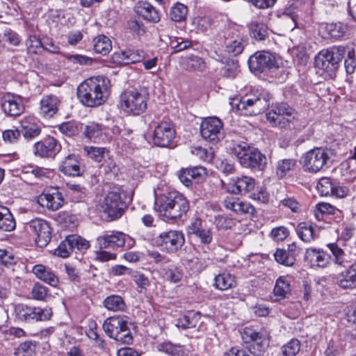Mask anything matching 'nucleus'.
Wrapping results in <instances>:
<instances>
[{
    "label": "nucleus",
    "mask_w": 356,
    "mask_h": 356,
    "mask_svg": "<svg viewBox=\"0 0 356 356\" xmlns=\"http://www.w3.org/2000/svg\"><path fill=\"white\" fill-rule=\"evenodd\" d=\"M111 82L104 76H92L83 81L77 88V97L87 107L102 105L110 95Z\"/></svg>",
    "instance_id": "1"
},
{
    "label": "nucleus",
    "mask_w": 356,
    "mask_h": 356,
    "mask_svg": "<svg viewBox=\"0 0 356 356\" xmlns=\"http://www.w3.org/2000/svg\"><path fill=\"white\" fill-rule=\"evenodd\" d=\"M231 150L245 168L253 172H262L267 166L266 156L257 148L251 147L246 142L234 143Z\"/></svg>",
    "instance_id": "2"
},
{
    "label": "nucleus",
    "mask_w": 356,
    "mask_h": 356,
    "mask_svg": "<svg viewBox=\"0 0 356 356\" xmlns=\"http://www.w3.org/2000/svg\"><path fill=\"white\" fill-rule=\"evenodd\" d=\"M159 211L167 220H175L185 216L189 210L188 200L177 191H170L158 200Z\"/></svg>",
    "instance_id": "3"
},
{
    "label": "nucleus",
    "mask_w": 356,
    "mask_h": 356,
    "mask_svg": "<svg viewBox=\"0 0 356 356\" xmlns=\"http://www.w3.org/2000/svg\"><path fill=\"white\" fill-rule=\"evenodd\" d=\"M270 95L264 90H252L241 98L236 104L237 110L244 115H256L269 107Z\"/></svg>",
    "instance_id": "4"
},
{
    "label": "nucleus",
    "mask_w": 356,
    "mask_h": 356,
    "mask_svg": "<svg viewBox=\"0 0 356 356\" xmlns=\"http://www.w3.org/2000/svg\"><path fill=\"white\" fill-rule=\"evenodd\" d=\"M346 49L342 46H333L321 51L315 58V66L327 73L330 78L335 76Z\"/></svg>",
    "instance_id": "5"
},
{
    "label": "nucleus",
    "mask_w": 356,
    "mask_h": 356,
    "mask_svg": "<svg viewBox=\"0 0 356 356\" xmlns=\"http://www.w3.org/2000/svg\"><path fill=\"white\" fill-rule=\"evenodd\" d=\"M124 316H114L108 318L103 323L106 334L115 341L124 344H130L133 337Z\"/></svg>",
    "instance_id": "6"
},
{
    "label": "nucleus",
    "mask_w": 356,
    "mask_h": 356,
    "mask_svg": "<svg viewBox=\"0 0 356 356\" xmlns=\"http://www.w3.org/2000/svg\"><path fill=\"white\" fill-rule=\"evenodd\" d=\"M148 93L144 89L126 90L120 95L121 108L127 113L138 115L145 111Z\"/></svg>",
    "instance_id": "7"
},
{
    "label": "nucleus",
    "mask_w": 356,
    "mask_h": 356,
    "mask_svg": "<svg viewBox=\"0 0 356 356\" xmlns=\"http://www.w3.org/2000/svg\"><path fill=\"white\" fill-rule=\"evenodd\" d=\"M332 155L331 149L316 147L303 155L301 163L305 171L316 173L327 165Z\"/></svg>",
    "instance_id": "8"
},
{
    "label": "nucleus",
    "mask_w": 356,
    "mask_h": 356,
    "mask_svg": "<svg viewBox=\"0 0 356 356\" xmlns=\"http://www.w3.org/2000/svg\"><path fill=\"white\" fill-rule=\"evenodd\" d=\"M267 120L274 126L280 128H291L297 119V113L286 103L277 104L266 113Z\"/></svg>",
    "instance_id": "9"
},
{
    "label": "nucleus",
    "mask_w": 356,
    "mask_h": 356,
    "mask_svg": "<svg viewBox=\"0 0 356 356\" xmlns=\"http://www.w3.org/2000/svg\"><path fill=\"white\" fill-rule=\"evenodd\" d=\"M245 348L255 356H261L267 350L269 342L266 335L252 328L245 327L242 333Z\"/></svg>",
    "instance_id": "10"
},
{
    "label": "nucleus",
    "mask_w": 356,
    "mask_h": 356,
    "mask_svg": "<svg viewBox=\"0 0 356 356\" xmlns=\"http://www.w3.org/2000/svg\"><path fill=\"white\" fill-rule=\"evenodd\" d=\"M184 243V234L177 230L163 232L155 238L156 246L168 253L176 252L181 248Z\"/></svg>",
    "instance_id": "11"
},
{
    "label": "nucleus",
    "mask_w": 356,
    "mask_h": 356,
    "mask_svg": "<svg viewBox=\"0 0 356 356\" xmlns=\"http://www.w3.org/2000/svg\"><path fill=\"white\" fill-rule=\"evenodd\" d=\"M25 229L35 236V241L40 248L46 247L51 239V229L49 223L41 218H35L26 224Z\"/></svg>",
    "instance_id": "12"
},
{
    "label": "nucleus",
    "mask_w": 356,
    "mask_h": 356,
    "mask_svg": "<svg viewBox=\"0 0 356 356\" xmlns=\"http://www.w3.org/2000/svg\"><path fill=\"white\" fill-rule=\"evenodd\" d=\"M248 66L254 74L266 72L278 67L275 56L266 51H259L250 56Z\"/></svg>",
    "instance_id": "13"
},
{
    "label": "nucleus",
    "mask_w": 356,
    "mask_h": 356,
    "mask_svg": "<svg viewBox=\"0 0 356 356\" xmlns=\"http://www.w3.org/2000/svg\"><path fill=\"white\" fill-rule=\"evenodd\" d=\"M222 121L216 118H207L200 124V134L202 138L213 144L224 138L225 134Z\"/></svg>",
    "instance_id": "14"
},
{
    "label": "nucleus",
    "mask_w": 356,
    "mask_h": 356,
    "mask_svg": "<svg viewBox=\"0 0 356 356\" xmlns=\"http://www.w3.org/2000/svg\"><path fill=\"white\" fill-rule=\"evenodd\" d=\"M15 311L20 321L26 322L47 321L53 314L51 308L31 307L23 304L16 305Z\"/></svg>",
    "instance_id": "15"
},
{
    "label": "nucleus",
    "mask_w": 356,
    "mask_h": 356,
    "mask_svg": "<svg viewBox=\"0 0 356 356\" xmlns=\"http://www.w3.org/2000/svg\"><path fill=\"white\" fill-rule=\"evenodd\" d=\"M124 202L122 200L119 193L109 192L104 197L101 207L111 220L120 218L124 212Z\"/></svg>",
    "instance_id": "16"
},
{
    "label": "nucleus",
    "mask_w": 356,
    "mask_h": 356,
    "mask_svg": "<svg viewBox=\"0 0 356 356\" xmlns=\"http://www.w3.org/2000/svg\"><path fill=\"white\" fill-rule=\"evenodd\" d=\"M90 247L89 242L78 235H69L61 241L54 251V254L67 258L76 248L79 250H87Z\"/></svg>",
    "instance_id": "17"
},
{
    "label": "nucleus",
    "mask_w": 356,
    "mask_h": 356,
    "mask_svg": "<svg viewBox=\"0 0 356 356\" xmlns=\"http://www.w3.org/2000/svg\"><path fill=\"white\" fill-rule=\"evenodd\" d=\"M1 108L10 117H17L23 113L24 106L20 96L11 93L5 94L1 98Z\"/></svg>",
    "instance_id": "18"
},
{
    "label": "nucleus",
    "mask_w": 356,
    "mask_h": 356,
    "mask_svg": "<svg viewBox=\"0 0 356 356\" xmlns=\"http://www.w3.org/2000/svg\"><path fill=\"white\" fill-rule=\"evenodd\" d=\"M175 137V131L168 122H161L154 129L153 141L159 147H168Z\"/></svg>",
    "instance_id": "19"
},
{
    "label": "nucleus",
    "mask_w": 356,
    "mask_h": 356,
    "mask_svg": "<svg viewBox=\"0 0 356 356\" xmlns=\"http://www.w3.org/2000/svg\"><path fill=\"white\" fill-rule=\"evenodd\" d=\"M127 236L121 232L113 231L111 233L99 236L97 238L100 249H117L124 245Z\"/></svg>",
    "instance_id": "20"
},
{
    "label": "nucleus",
    "mask_w": 356,
    "mask_h": 356,
    "mask_svg": "<svg viewBox=\"0 0 356 356\" xmlns=\"http://www.w3.org/2000/svg\"><path fill=\"white\" fill-rule=\"evenodd\" d=\"M254 186V179L243 175L232 178L228 183L227 191L233 194L243 195L252 191Z\"/></svg>",
    "instance_id": "21"
},
{
    "label": "nucleus",
    "mask_w": 356,
    "mask_h": 356,
    "mask_svg": "<svg viewBox=\"0 0 356 356\" xmlns=\"http://www.w3.org/2000/svg\"><path fill=\"white\" fill-rule=\"evenodd\" d=\"M60 148V145L55 138L48 137L35 143L33 153L40 157H54Z\"/></svg>",
    "instance_id": "22"
},
{
    "label": "nucleus",
    "mask_w": 356,
    "mask_h": 356,
    "mask_svg": "<svg viewBox=\"0 0 356 356\" xmlns=\"http://www.w3.org/2000/svg\"><path fill=\"white\" fill-rule=\"evenodd\" d=\"M207 175V168L203 166H195L182 169L179 174V178L186 186H190L193 183L202 181Z\"/></svg>",
    "instance_id": "23"
},
{
    "label": "nucleus",
    "mask_w": 356,
    "mask_h": 356,
    "mask_svg": "<svg viewBox=\"0 0 356 356\" xmlns=\"http://www.w3.org/2000/svg\"><path fill=\"white\" fill-rule=\"evenodd\" d=\"M38 202L49 210L57 211L63 205L65 200L62 193L58 189H53L51 192L49 191L43 192L39 195Z\"/></svg>",
    "instance_id": "24"
},
{
    "label": "nucleus",
    "mask_w": 356,
    "mask_h": 356,
    "mask_svg": "<svg viewBox=\"0 0 356 356\" xmlns=\"http://www.w3.org/2000/svg\"><path fill=\"white\" fill-rule=\"evenodd\" d=\"M305 260L312 267L325 268L330 264L331 257L322 250L310 248L306 250Z\"/></svg>",
    "instance_id": "25"
},
{
    "label": "nucleus",
    "mask_w": 356,
    "mask_h": 356,
    "mask_svg": "<svg viewBox=\"0 0 356 356\" xmlns=\"http://www.w3.org/2000/svg\"><path fill=\"white\" fill-rule=\"evenodd\" d=\"M224 206L236 214H249L253 216L256 210L248 202L240 201L234 197H227L224 200Z\"/></svg>",
    "instance_id": "26"
},
{
    "label": "nucleus",
    "mask_w": 356,
    "mask_h": 356,
    "mask_svg": "<svg viewBox=\"0 0 356 356\" xmlns=\"http://www.w3.org/2000/svg\"><path fill=\"white\" fill-rule=\"evenodd\" d=\"M225 51L230 56H236L242 53L245 44L243 38L236 33H229L225 37Z\"/></svg>",
    "instance_id": "27"
},
{
    "label": "nucleus",
    "mask_w": 356,
    "mask_h": 356,
    "mask_svg": "<svg viewBox=\"0 0 356 356\" xmlns=\"http://www.w3.org/2000/svg\"><path fill=\"white\" fill-rule=\"evenodd\" d=\"M134 11L148 22L156 23L160 20L158 11L147 1H138L134 6Z\"/></svg>",
    "instance_id": "28"
},
{
    "label": "nucleus",
    "mask_w": 356,
    "mask_h": 356,
    "mask_svg": "<svg viewBox=\"0 0 356 356\" xmlns=\"http://www.w3.org/2000/svg\"><path fill=\"white\" fill-rule=\"evenodd\" d=\"M60 170L68 176H80L81 169L79 157L76 154H69L59 166Z\"/></svg>",
    "instance_id": "29"
},
{
    "label": "nucleus",
    "mask_w": 356,
    "mask_h": 356,
    "mask_svg": "<svg viewBox=\"0 0 356 356\" xmlns=\"http://www.w3.org/2000/svg\"><path fill=\"white\" fill-rule=\"evenodd\" d=\"M58 98L53 95L44 96L40 100V113L46 118H52L58 111Z\"/></svg>",
    "instance_id": "30"
},
{
    "label": "nucleus",
    "mask_w": 356,
    "mask_h": 356,
    "mask_svg": "<svg viewBox=\"0 0 356 356\" xmlns=\"http://www.w3.org/2000/svg\"><path fill=\"white\" fill-rule=\"evenodd\" d=\"M337 283L341 288L345 289L356 287V260L348 269L339 275Z\"/></svg>",
    "instance_id": "31"
},
{
    "label": "nucleus",
    "mask_w": 356,
    "mask_h": 356,
    "mask_svg": "<svg viewBox=\"0 0 356 356\" xmlns=\"http://www.w3.org/2000/svg\"><path fill=\"white\" fill-rule=\"evenodd\" d=\"M33 273L38 279L52 286L56 287L58 284V277L50 268L44 265L38 264L34 266Z\"/></svg>",
    "instance_id": "32"
},
{
    "label": "nucleus",
    "mask_w": 356,
    "mask_h": 356,
    "mask_svg": "<svg viewBox=\"0 0 356 356\" xmlns=\"http://www.w3.org/2000/svg\"><path fill=\"white\" fill-rule=\"evenodd\" d=\"M201 314L189 311L177 320L176 326L182 330L195 328L200 325Z\"/></svg>",
    "instance_id": "33"
},
{
    "label": "nucleus",
    "mask_w": 356,
    "mask_h": 356,
    "mask_svg": "<svg viewBox=\"0 0 356 356\" xmlns=\"http://www.w3.org/2000/svg\"><path fill=\"white\" fill-rule=\"evenodd\" d=\"M192 234L197 237L203 244H209L212 241V234L209 229L202 226V222L200 219H195L189 227Z\"/></svg>",
    "instance_id": "34"
},
{
    "label": "nucleus",
    "mask_w": 356,
    "mask_h": 356,
    "mask_svg": "<svg viewBox=\"0 0 356 356\" xmlns=\"http://www.w3.org/2000/svg\"><path fill=\"white\" fill-rule=\"evenodd\" d=\"M213 286L219 290L225 291L235 287L236 281L234 275L224 272L215 277Z\"/></svg>",
    "instance_id": "35"
},
{
    "label": "nucleus",
    "mask_w": 356,
    "mask_h": 356,
    "mask_svg": "<svg viewBox=\"0 0 356 356\" xmlns=\"http://www.w3.org/2000/svg\"><path fill=\"white\" fill-rule=\"evenodd\" d=\"M16 227V222L10 210L5 207L0 208V231L12 232Z\"/></svg>",
    "instance_id": "36"
},
{
    "label": "nucleus",
    "mask_w": 356,
    "mask_h": 356,
    "mask_svg": "<svg viewBox=\"0 0 356 356\" xmlns=\"http://www.w3.org/2000/svg\"><path fill=\"white\" fill-rule=\"evenodd\" d=\"M291 292L290 282L284 277H279L275 283L273 294L276 300L284 299Z\"/></svg>",
    "instance_id": "37"
},
{
    "label": "nucleus",
    "mask_w": 356,
    "mask_h": 356,
    "mask_svg": "<svg viewBox=\"0 0 356 356\" xmlns=\"http://www.w3.org/2000/svg\"><path fill=\"white\" fill-rule=\"evenodd\" d=\"M103 126L96 122H89L85 125L83 130L84 136L89 140L97 142L102 136Z\"/></svg>",
    "instance_id": "38"
},
{
    "label": "nucleus",
    "mask_w": 356,
    "mask_h": 356,
    "mask_svg": "<svg viewBox=\"0 0 356 356\" xmlns=\"http://www.w3.org/2000/svg\"><path fill=\"white\" fill-rule=\"evenodd\" d=\"M94 51L102 55L108 54L112 49L111 40L104 35H99L94 38Z\"/></svg>",
    "instance_id": "39"
},
{
    "label": "nucleus",
    "mask_w": 356,
    "mask_h": 356,
    "mask_svg": "<svg viewBox=\"0 0 356 356\" xmlns=\"http://www.w3.org/2000/svg\"><path fill=\"white\" fill-rule=\"evenodd\" d=\"M104 305L106 309L113 312H122L126 308V304L123 298L118 295L108 296L104 300Z\"/></svg>",
    "instance_id": "40"
},
{
    "label": "nucleus",
    "mask_w": 356,
    "mask_h": 356,
    "mask_svg": "<svg viewBox=\"0 0 356 356\" xmlns=\"http://www.w3.org/2000/svg\"><path fill=\"white\" fill-rule=\"evenodd\" d=\"M163 277L173 283H177L181 280L184 276L183 270L181 268L170 265L166 268H163Z\"/></svg>",
    "instance_id": "41"
},
{
    "label": "nucleus",
    "mask_w": 356,
    "mask_h": 356,
    "mask_svg": "<svg viewBox=\"0 0 356 356\" xmlns=\"http://www.w3.org/2000/svg\"><path fill=\"white\" fill-rule=\"evenodd\" d=\"M300 238L305 242H310L314 238V232L312 225L307 222H300L296 227Z\"/></svg>",
    "instance_id": "42"
},
{
    "label": "nucleus",
    "mask_w": 356,
    "mask_h": 356,
    "mask_svg": "<svg viewBox=\"0 0 356 356\" xmlns=\"http://www.w3.org/2000/svg\"><path fill=\"white\" fill-rule=\"evenodd\" d=\"M22 135L26 139H33L41 133V129L38 124L27 120L22 121Z\"/></svg>",
    "instance_id": "43"
},
{
    "label": "nucleus",
    "mask_w": 356,
    "mask_h": 356,
    "mask_svg": "<svg viewBox=\"0 0 356 356\" xmlns=\"http://www.w3.org/2000/svg\"><path fill=\"white\" fill-rule=\"evenodd\" d=\"M296 165V161L291 159H284L277 161L276 174L280 179L284 177L286 173L292 170Z\"/></svg>",
    "instance_id": "44"
},
{
    "label": "nucleus",
    "mask_w": 356,
    "mask_h": 356,
    "mask_svg": "<svg viewBox=\"0 0 356 356\" xmlns=\"http://www.w3.org/2000/svg\"><path fill=\"white\" fill-rule=\"evenodd\" d=\"M188 8L181 3H177L170 9V17L175 22H182L186 18Z\"/></svg>",
    "instance_id": "45"
},
{
    "label": "nucleus",
    "mask_w": 356,
    "mask_h": 356,
    "mask_svg": "<svg viewBox=\"0 0 356 356\" xmlns=\"http://www.w3.org/2000/svg\"><path fill=\"white\" fill-rule=\"evenodd\" d=\"M185 67L188 70L202 72L205 70L207 65L202 58L191 56L186 58Z\"/></svg>",
    "instance_id": "46"
},
{
    "label": "nucleus",
    "mask_w": 356,
    "mask_h": 356,
    "mask_svg": "<svg viewBox=\"0 0 356 356\" xmlns=\"http://www.w3.org/2000/svg\"><path fill=\"white\" fill-rule=\"evenodd\" d=\"M300 349V341L297 339H292L282 347L280 356H296Z\"/></svg>",
    "instance_id": "47"
},
{
    "label": "nucleus",
    "mask_w": 356,
    "mask_h": 356,
    "mask_svg": "<svg viewBox=\"0 0 356 356\" xmlns=\"http://www.w3.org/2000/svg\"><path fill=\"white\" fill-rule=\"evenodd\" d=\"M336 208L326 202H320L316 205V209L314 211V216L316 220H322L323 215L334 214Z\"/></svg>",
    "instance_id": "48"
},
{
    "label": "nucleus",
    "mask_w": 356,
    "mask_h": 356,
    "mask_svg": "<svg viewBox=\"0 0 356 356\" xmlns=\"http://www.w3.org/2000/svg\"><path fill=\"white\" fill-rule=\"evenodd\" d=\"M325 28L330 37L334 38L342 37L347 31L346 25L341 22L326 24Z\"/></svg>",
    "instance_id": "49"
},
{
    "label": "nucleus",
    "mask_w": 356,
    "mask_h": 356,
    "mask_svg": "<svg viewBox=\"0 0 356 356\" xmlns=\"http://www.w3.org/2000/svg\"><path fill=\"white\" fill-rule=\"evenodd\" d=\"M131 276L135 284L137 285L138 289V291L140 293L145 291L147 287L150 285V282L148 277L140 272L133 270Z\"/></svg>",
    "instance_id": "50"
},
{
    "label": "nucleus",
    "mask_w": 356,
    "mask_h": 356,
    "mask_svg": "<svg viewBox=\"0 0 356 356\" xmlns=\"http://www.w3.org/2000/svg\"><path fill=\"white\" fill-rule=\"evenodd\" d=\"M327 246L333 255L334 262L337 265L346 266L348 261L345 259L343 250L334 243H330Z\"/></svg>",
    "instance_id": "51"
},
{
    "label": "nucleus",
    "mask_w": 356,
    "mask_h": 356,
    "mask_svg": "<svg viewBox=\"0 0 356 356\" xmlns=\"http://www.w3.org/2000/svg\"><path fill=\"white\" fill-rule=\"evenodd\" d=\"M317 189L321 196H328L333 194L334 185L330 178H321L318 184Z\"/></svg>",
    "instance_id": "52"
},
{
    "label": "nucleus",
    "mask_w": 356,
    "mask_h": 356,
    "mask_svg": "<svg viewBox=\"0 0 356 356\" xmlns=\"http://www.w3.org/2000/svg\"><path fill=\"white\" fill-rule=\"evenodd\" d=\"M274 256L278 263L286 266H292L296 261V259L290 256L284 249H277Z\"/></svg>",
    "instance_id": "53"
},
{
    "label": "nucleus",
    "mask_w": 356,
    "mask_h": 356,
    "mask_svg": "<svg viewBox=\"0 0 356 356\" xmlns=\"http://www.w3.org/2000/svg\"><path fill=\"white\" fill-rule=\"evenodd\" d=\"M35 350V344L33 341H26L19 345L15 351V356H31Z\"/></svg>",
    "instance_id": "54"
},
{
    "label": "nucleus",
    "mask_w": 356,
    "mask_h": 356,
    "mask_svg": "<svg viewBox=\"0 0 356 356\" xmlns=\"http://www.w3.org/2000/svg\"><path fill=\"white\" fill-rule=\"evenodd\" d=\"M60 131L69 137L76 136L79 134V124L75 122H65L62 123L59 127Z\"/></svg>",
    "instance_id": "55"
},
{
    "label": "nucleus",
    "mask_w": 356,
    "mask_h": 356,
    "mask_svg": "<svg viewBox=\"0 0 356 356\" xmlns=\"http://www.w3.org/2000/svg\"><path fill=\"white\" fill-rule=\"evenodd\" d=\"M238 61L231 60L222 68L221 73L226 78H234L238 72Z\"/></svg>",
    "instance_id": "56"
},
{
    "label": "nucleus",
    "mask_w": 356,
    "mask_h": 356,
    "mask_svg": "<svg viewBox=\"0 0 356 356\" xmlns=\"http://www.w3.org/2000/svg\"><path fill=\"white\" fill-rule=\"evenodd\" d=\"M17 263V258L10 252L0 249V265L10 268Z\"/></svg>",
    "instance_id": "57"
},
{
    "label": "nucleus",
    "mask_w": 356,
    "mask_h": 356,
    "mask_svg": "<svg viewBox=\"0 0 356 356\" xmlns=\"http://www.w3.org/2000/svg\"><path fill=\"white\" fill-rule=\"evenodd\" d=\"M159 350L172 356H181L183 354V350L180 346L172 344L170 342L161 344Z\"/></svg>",
    "instance_id": "58"
},
{
    "label": "nucleus",
    "mask_w": 356,
    "mask_h": 356,
    "mask_svg": "<svg viewBox=\"0 0 356 356\" xmlns=\"http://www.w3.org/2000/svg\"><path fill=\"white\" fill-rule=\"evenodd\" d=\"M216 224L219 229H229L236 225V221L227 216H218L216 218Z\"/></svg>",
    "instance_id": "59"
},
{
    "label": "nucleus",
    "mask_w": 356,
    "mask_h": 356,
    "mask_svg": "<svg viewBox=\"0 0 356 356\" xmlns=\"http://www.w3.org/2000/svg\"><path fill=\"white\" fill-rule=\"evenodd\" d=\"M344 65L348 74H353L356 68V51L352 49L348 51L347 58L345 59Z\"/></svg>",
    "instance_id": "60"
},
{
    "label": "nucleus",
    "mask_w": 356,
    "mask_h": 356,
    "mask_svg": "<svg viewBox=\"0 0 356 356\" xmlns=\"http://www.w3.org/2000/svg\"><path fill=\"white\" fill-rule=\"evenodd\" d=\"M48 291L47 287L40 283H35L32 288L31 295L35 300H44L45 298L48 296Z\"/></svg>",
    "instance_id": "61"
},
{
    "label": "nucleus",
    "mask_w": 356,
    "mask_h": 356,
    "mask_svg": "<svg viewBox=\"0 0 356 356\" xmlns=\"http://www.w3.org/2000/svg\"><path fill=\"white\" fill-rule=\"evenodd\" d=\"M289 231L284 226L273 228L270 232V236L277 241H282L288 237Z\"/></svg>",
    "instance_id": "62"
},
{
    "label": "nucleus",
    "mask_w": 356,
    "mask_h": 356,
    "mask_svg": "<svg viewBox=\"0 0 356 356\" xmlns=\"http://www.w3.org/2000/svg\"><path fill=\"white\" fill-rule=\"evenodd\" d=\"M83 149L95 161L100 162L102 161L104 152V148L86 146Z\"/></svg>",
    "instance_id": "63"
},
{
    "label": "nucleus",
    "mask_w": 356,
    "mask_h": 356,
    "mask_svg": "<svg viewBox=\"0 0 356 356\" xmlns=\"http://www.w3.org/2000/svg\"><path fill=\"white\" fill-rule=\"evenodd\" d=\"M193 153L198 156L201 159L207 162L211 161L214 158V152L212 148L207 149L198 147L195 148Z\"/></svg>",
    "instance_id": "64"
}]
</instances>
